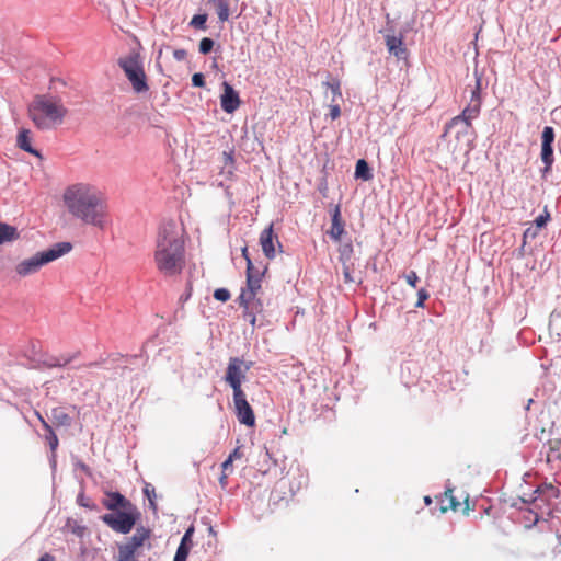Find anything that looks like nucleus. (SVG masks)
I'll use <instances>...</instances> for the list:
<instances>
[{
  "mask_svg": "<svg viewBox=\"0 0 561 561\" xmlns=\"http://www.w3.org/2000/svg\"><path fill=\"white\" fill-rule=\"evenodd\" d=\"M62 202L68 213L85 225L104 230L112 222L105 195L90 183L78 182L67 186Z\"/></svg>",
  "mask_w": 561,
  "mask_h": 561,
  "instance_id": "f257e3e1",
  "label": "nucleus"
},
{
  "mask_svg": "<svg viewBox=\"0 0 561 561\" xmlns=\"http://www.w3.org/2000/svg\"><path fill=\"white\" fill-rule=\"evenodd\" d=\"M153 262L164 277L180 275L186 266L185 229L174 220L160 225L153 250Z\"/></svg>",
  "mask_w": 561,
  "mask_h": 561,
  "instance_id": "f03ea898",
  "label": "nucleus"
},
{
  "mask_svg": "<svg viewBox=\"0 0 561 561\" xmlns=\"http://www.w3.org/2000/svg\"><path fill=\"white\" fill-rule=\"evenodd\" d=\"M27 115L37 129L51 130L64 124L68 108L58 95L38 94L28 104Z\"/></svg>",
  "mask_w": 561,
  "mask_h": 561,
  "instance_id": "7ed1b4c3",
  "label": "nucleus"
},
{
  "mask_svg": "<svg viewBox=\"0 0 561 561\" xmlns=\"http://www.w3.org/2000/svg\"><path fill=\"white\" fill-rule=\"evenodd\" d=\"M72 250L70 242H59L51 248L34 253L32 256L23 259L14 265V273L20 278L34 275L48 263L56 261Z\"/></svg>",
  "mask_w": 561,
  "mask_h": 561,
  "instance_id": "20e7f679",
  "label": "nucleus"
},
{
  "mask_svg": "<svg viewBox=\"0 0 561 561\" xmlns=\"http://www.w3.org/2000/svg\"><path fill=\"white\" fill-rule=\"evenodd\" d=\"M118 65L124 70L125 76L131 83V87L136 93H142L149 90L147 76L145 73L139 54L133 53L128 56L119 58Z\"/></svg>",
  "mask_w": 561,
  "mask_h": 561,
  "instance_id": "39448f33",
  "label": "nucleus"
},
{
  "mask_svg": "<svg viewBox=\"0 0 561 561\" xmlns=\"http://www.w3.org/2000/svg\"><path fill=\"white\" fill-rule=\"evenodd\" d=\"M139 515L137 507L131 505L123 511L104 514L101 518L115 533L126 535L131 531Z\"/></svg>",
  "mask_w": 561,
  "mask_h": 561,
  "instance_id": "423d86ee",
  "label": "nucleus"
},
{
  "mask_svg": "<svg viewBox=\"0 0 561 561\" xmlns=\"http://www.w3.org/2000/svg\"><path fill=\"white\" fill-rule=\"evenodd\" d=\"M251 368L250 364H244L243 359L239 357H231L229 359L225 381L232 388L233 394L244 392L242 389V382L245 379L247 373Z\"/></svg>",
  "mask_w": 561,
  "mask_h": 561,
  "instance_id": "0eeeda50",
  "label": "nucleus"
},
{
  "mask_svg": "<svg viewBox=\"0 0 561 561\" xmlns=\"http://www.w3.org/2000/svg\"><path fill=\"white\" fill-rule=\"evenodd\" d=\"M535 493L537 496L533 499V503L537 510H540L541 513H547L548 515H552L554 510L553 501L560 496V490L549 484L539 485Z\"/></svg>",
  "mask_w": 561,
  "mask_h": 561,
  "instance_id": "6e6552de",
  "label": "nucleus"
},
{
  "mask_svg": "<svg viewBox=\"0 0 561 561\" xmlns=\"http://www.w3.org/2000/svg\"><path fill=\"white\" fill-rule=\"evenodd\" d=\"M233 404L238 421L247 426H254L255 415L244 392L233 394Z\"/></svg>",
  "mask_w": 561,
  "mask_h": 561,
  "instance_id": "1a4fd4ad",
  "label": "nucleus"
},
{
  "mask_svg": "<svg viewBox=\"0 0 561 561\" xmlns=\"http://www.w3.org/2000/svg\"><path fill=\"white\" fill-rule=\"evenodd\" d=\"M239 306L243 308V318L254 327L256 322V314L263 312V302L257 296H248L242 298L238 297Z\"/></svg>",
  "mask_w": 561,
  "mask_h": 561,
  "instance_id": "9d476101",
  "label": "nucleus"
},
{
  "mask_svg": "<svg viewBox=\"0 0 561 561\" xmlns=\"http://www.w3.org/2000/svg\"><path fill=\"white\" fill-rule=\"evenodd\" d=\"M263 272L254 267L252 261H249V268H247V287L242 288L239 296L242 298L248 296H257L261 291Z\"/></svg>",
  "mask_w": 561,
  "mask_h": 561,
  "instance_id": "9b49d317",
  "label": "nucleus"
},
{
  "mask_svg": "<svg viewBox=\"0 0 561 561\" xmlns=\"http://www.w3.org/2000/svg\"><path fill=\"white\" fill-rule=\"evenodd\" d=\"M274 240L276 241L278 248L282 249V244L278 241L277 236H274L273 224H271L260 234V244L262 247V251L264 255L270 260L276 256Z\"/></svg>",
  "mask_w": 561,
  "mask_h": 561,
  "instance_id": "f8f14e48",
  "label": "nucleus"
},
{
  "mask_svg": "<svg viewBox=\"0 0 561 561\" xmlns=\"http://www.w3.org/2000/svg\"><path fill=\"white\" fill-rule=\"evenodd\" d=\"M224 93L220 96L221 108L226 113H233L240 106V98L238 92L228 82L222 83Z\"/></svg>",
  "mask_w": 561,
  "mask_h": 561,
  "instance_id": "ddd939ff",
  "label": "nucleus"
},
{
  "mask_svg": "<svg viewBox=\"0 0 561 561\" xmlns=\"http://www.w3.org/2000/svg\"><path fill=\"white\" fill-rule=\"evenodd\" d=\"M344 232H345V229H344V222H343L342 216H341V209H340V206L336 205L332 213L331 228L328 231V233L335 242H340Z\"/></svg>",
  "mask_w": 561,
  "mask_h": 561,
  "instance_id": "4468645a",
  "label": "nucleus"
},
{
  "mask_svg": "<svg viewBox=\"0 0 561 561\" xmlns=\"http://www.w3.org/2000/svg\"><path fill=\"white\" fill-rule=\"evenodd\" d=\"M103 505L105 508L110 511L117 512L118 508L130 507L133 504L128 501L124 495L118 492H110L106 494V497L103 500Z\"/></svg>",
  "mask_w": 561,
  "mask_h": 561,
  "instance_id": "2eb2a0df",
  "label": "nucleus"
},
{
  "mask_svg": "<svg viewBox=\"0 0 561 561\" xmlns=\"http://www.w3.org/2000/svg\"><path fill=\"white\" fill-rule=\"evenodd\" d=\"M150 535L151 531L149 528L139 526L136 528L135 534L124 545L138 552L145 542L149 540Z\"/></svg>",
  "mask_w": 561,
  "mask_h": 561,
  "instance_id": "dca6fc26",
  "label": "nucleus"
},
{
  "mask_svg": "<svg viewBox=\"0 0 561 561\" xmlns=\"http://www.w3.org/2000/svg\"><path fill=\"white\" fill-rule=\"evenodd\" d=\"M16 146L20 149H22L35 157L41 158L39 151L36 150L35 148H33V146H32V131L30 129H25V128L20 129L18 137H16Z\"/></svg>",
  "mask_w": 561,
  "mask_h": 561,
  "instance_id": "f3484780",
  "label": "nucleus"
},
{
  "mask_svg": "<svg viewBox=\"0 0 561 561\" xmlns=\"http://www.w3.org/2000/svg\"><path fill=\"white\" fill-rule=\"evenodd\" d=\"M480 110H481V104L469 102V104L463 108L461 114H459L450 119V126H453L457 123H461L463 121L471 123L472 119L478 117Z\"/></svg>",
  "mask_w": 561,
  "mask_h": 561,
  "instance_id": "a211bd4d",
  "label": "nucleus"
},
{
  "mask_svg": "<svg viewBox=\"0 0 561 561\" xmlns=\"http://www.w3.org/2000/svg\"><path fill=\"white\" fill-rule=\"evenodd\" d=\"M386 45H387L389 53L394 55L397 58H402L407 53V48L403 45L402 37H398L394 35H387L386 36Z\"/></svg>",
  "mask_w": 561,
  "mask_h": 561,
  "instance_id": "6ab92c4d",
  "label": "nucleus"
},
{
  "mask_svg": "<svg viewBox=\"0 0 561 561\" xmlns=\"http://www.w3.org/2000/svg\"><path fill=\"white\" fill-rule=\"evenodd\" d=\"M35 414L38 421L41 422L42 426L46 431L45 439L48 443L50 450L55 453L59 445L57 435L55 434L51 425L42 416L39 412H35Z\"/></svg>",
  "mask_w": 561,
  "mask_h": 561,
  "instance_id": "aec40b11",
  "label": "nucleus"
},
{
  "mask_svg": "<svg viewBox=\"0 0 561 561\" xmlns=\"http://www.w3.org/2000/svg\"><path fill=\"white\" fill-rule=\"evenodd\" d=\"M454 492H455V489H451V488H448L445 491L444 496L440 500V503H442L440 511H442V513H445L448 510L458 511L460 508L461 503L458 500V497L454 494Z\"/></svg>",
  "mask_w": 561,
  "mask_h": 561,
  "instance_id": "412c9836",
  "label": "nucleus"
},
{
  "mask_svg": "<svg viewBox=\"0 0 561 561\" xmlns=\"http://www.w3.org/2000/svg\"><path fill=\"white\" fill-rule=\"evenodd\" d=\"M50 420L57 427H69L71 425V417L64 408L57 407L51 410Z\"/></svg>",
  "mask_w": 561,
  "mask_h": 561,
  "instance_id": "4be33fe9",
  "label": "nucleus"
},
{
  "mask_svg": "<svg viewBox=\"0 0 561 561\" xmlns=\"http://www.w3.org/2000/svg\"><path fill=\"white\" fill-rule=\"evenodd\" d=\"M20 232L14 226L0 221V245L7 242L16 241Z\"/></svg>",
  "mask_w": 561,
  "mask_h": 561,
  "instance_id": "5701e85b",
  "label": "nucleus"
},
{
  "mask_svg": "<svg viewBox=\"0 0 561 561\" xmlns=\"http://www.w3.org/2000/svg\"><path fill=\"white\" fill-rule=\"evenodd\" d=\"M471 128V123H468L466 121L461 123H457L453 126H450V121L445 126V131L443 134V137L447 135L453 129H456V138L460 139L462 136H467L469 134V130Z\"/></svg>",
  "mask_w": 561,
  "mask_h": 561,
  "instance_id": "b1692460",
  "label": "nucleus"
},
{
  "mask_svg": "<svg viewBox=\"0 0 561 561\" xmlns=\"http://www.w3.org/2000/svg\"><path fill=\"white\" fill-rule=\"evenodd\" d=\"M209 2L214 4L218 19L226 22L230 15L229 3L226 0H209Z\"/></svg>",
  "mask_w": 561,
  "mask_h": 561,
  "instance_id": "393cba45",
  "label": "nucleus"
},
{
  "mask_svg": "<svg viewBox=\"0 0 561 561\" xmlns=\"http://www.w3.org/2000/svg\"><path fill=\"white\" fill-rule=\"evenodd\" d=\"M355 176L364 181H369L373 178L370 168L364 159H359L355 167Z\"/></svg>",
  "mask_w": 561,
  "mask_h": 561,
  "instance_id": "a878e982",
  "label": "nucleus"
},
{
  "mask_svg": "<svg viewBox=\"0 0 561 561\" xmlns=\"http://www.w3.org/2000/svg\"><path fill=\"white\" fill-rule=\"evenodd\" d=\"M549 451L547 454V460H560L561 459V439H550L548 442Z\"/></svg>",
  "mask_w": 561,
  "mask_h": 561,
  "instance_id": "bb28decb",
  "label": "nucleus"
},
{
  "mask_svg": "<svg viewBox=\"0 0 561 561\" xmlns=\"http://www.w3.org/2000/svg\"><path fill=\"white\" fill-rule=\"evenodd\" d=\"M137 556L138 552L122 543L118 546V556L116 561H137Z\"/></svg>",
  "mask_w": 561,
  "mask_h": 561,
  "instance_id": "cd10ccee",
  "label": "nucleus"
},
{
  "mask_svg": "<svg viewBox=\"0 0 561 561\" xmlns=\"http://www.w3.org/2000/svg\"><path fill=\"white\" fill-rule=\"evenodd\" d=\"M474 76H476V85H474V88L471 91L470 103L481 104V90H482L481 82H482V78H481L480 75H478L477 71L474 72Z\"/></svg>",
  "mask_w": 561,
  "mask_h": 561,
  "instance_id": "c85d7f7f",
  "label": "nucleus"
},
{
  "mask_svg": "<svg viewBox=\"0 0 561 561\" xmlns=\"http://www.w3.org/2000/svg\"><path fill=\"white\" fill-rule=\"evenodd\" d=\"M541 160L549 169L553 163V149L552 145H541Z\"/></svg>",
  "mask_w": 561,
  "mask_h": 561,
  "instance_id": "c756f323",
  "label": "nucleus"
},
{
  "mask_svg": "<svg viewBox=\"0 0 561 561\" xmlns=\"http://www.w3.org/2000/svg\"><path fill=\"white\" fill-rule=\"evenodd\" d=\"M333 94L332 102H336L342 99L341 83L339 79H333L330 82L324 83Z\"/></svg>",
  "mask_w": 561,
  "mask_h": 561,
  "instance_id": "7c9ffc66",
  "label": "nucleus"
},
{
  "mask_svg": "<svg viewBox=\"0 0 561 561\" xmlns=\"http://www.w3.org/2000/svg\"><path fill=\"white\" fill-rule=\"evenodd\" d=\"M339 253H340V260L343 263H346V261H348L353 254L352 243L348 242V243L341 245L339 249Z\"/></svg>",
  "mask_w": 561,
  "mask_h": 561,
  "instance_id": "2f4dec72",
  "label": "nucleus"
},
{
  "mask_svg": "<svg viewBox=\"0 0 561 561\" xmlns=\"http://www.w3.org/2000/svg\"><path fill=\"white\" fill-rule=\"evenodd\" d=\"M207 14H196L192 18L190 24L198 30L206 28Z\"/></svg>",
  "mask_w": 561,
  "mask_h": 561,
  "instance_id": "473e14b6",
  "label": "nucleus"
},
{
  "mask_svg": "<svg viewBox=\"0 0 561 561\" xmlns=\"http://www.w3.org/2000/svg\"><path fill=\"white\" fill-rule=\"evenodd\" d=\"M542 144L541 145H552L554 141V130L550 126H546L542 130Z\"/></svg>",
  "mask_w": 561,
  "mask_h": 561,
  "instance_id": "72a5a7b5",
  "label": "nucleus"
},
{
  "mask_svg": "<svg viewBox=\"0 0 561 561\" xmlns=\"http://www.w3.org/2000/svg\"><path fill=\"white\" fill-rule=\"evenodd\" d=\"M214 41L209 37L202 38L199 42V53L203 55H207L214 48Z\"/></svg>",
  "mask_w": 561,
  "mask_h": 561,
  "instance_id": "f704fd0d",
  "label": "nucleus"
},
{
  "mask_svg": "<svg viewBox=\"0 0 561 561\" xmlns=\"http://www.w3.org/2000/svg\"><path fill=\"white\" fill-rule=\"evenodd\" d=\"M190 553V546L180 545L176 549L173 561H186Z\"/></svg>",
  "mask_w": 561,
  "mask_h": 561,
  "instance_id": "c9c22d12",
  "label": "nucleus"
},
{
  "mask_svg": "<svg viewBox=\"0 0 561 561\" xmlns=\"http://www.w3.org/2000/svg\"><path fill=\"white\" fill-rule=\"evenodd\" d=\"M144 493L147 496V499L149 500L150 507L156 511L157 506H156V502H154V499H156L154 488H152L150 484H146V486L144 488Z\"/></svg>",
  "mask_w": 561,
  "mask_h": 561,
  "instance_id": "e433bc0d",
  "label": "nucleus"
},
{
  "mask_svg": "<svg viewBox=\"0 0 561 561\" xmlns=\"http://www.w3.org/2000/svg\"><path fill=\"white\" fill-rule=\"evenodd\" d=\"M230 297H231L230 291L226 288H217L214 291V298L221 302L228 301L230 299Z\"/></svg>",
  "mask_w": 561,
  "mask_h": 561,
  "instance_id": "4c0bfd02",
  "label": "nucleus"
},
{
  "mask_svg": "<svg viewBox=\"0 0 561 561\" xmlns=\"http://www.w3.org/2000/svg\"><path fill=\"white\" fill-rule=\"evenodd\" d=\"M67 527L71 529V531L78 537H82L87 530V528L82 525H78L77 522H67Z\"/></svg>",
  "mask_w": 561,
  "mask_h": 561,
  "instance_id": "58836bf2",
  "label": "nucleus"
},
{
  "mask_svg": "<svg viewBox=\"0 0 561 561\" xmlns=\"http://www.w3.org/2000/svg\"><path fill=\"white\" fill-rule=\"evenodd\" d=\"M329 116L332 121L337 119L341 116L340 105L335 102H332L329 106Z\"/></svg>",
  "mask_w": 561,
  "mask_h": 561,
  "instance_id": "ea45409f",
  "label": "nucleus"
},
{
  "mask_svg": "<svg viewBox=\"0 0 561 561\" xmlns=\"http://www.w3.org/2000/svg\"><path fill=\"white\" fill-rule=\"evenodd\" d=\"M550 219V215L547 210H545L543 214L539 215L536 219H535V224L538 228H542L547 225V222L549 221Z\"/></svg>",
  "mask_w": 561,
  "mask_h": 561,
  "instance_id": "a19ab883",
  "label": "nucleus"
},
{
  "mask_svg": "<svg viewBox=\"0 0 561 561\" xmlns=\"http://www.w3.org/2000/svg\"><path fill=\"white\" fill-rule=\"evenodd\" d=\"M420 278L417 276V274L414 272V271H410L407 275H405V282L413 288L416 287L417 283H419Z\"/></svg>",
  "mask_w": 561,
  "mask_h": 561,
  "instance_id": "79ce46f5",
  "label": "nucleus"
},
{
  "mask_svg": "<svg viewBox=\"0 0 561 561\" xmlns=\"http://www.w3.org/2000/svg\"><path fill=\"white\" fill-rule=\"evenodd\" d=\"M192 83L194 87L204 88L205 87V78L201 72H196L192 76Z\"/></svg>",
  "mask_w": 561,
  "mask_h": 561,
  "instance_id": "37998d69",
  "label": "nucleus"
},
{
  "mask_svg": "<svg viewBox=\"0 0 561 561\" xmlns=\"http://www.w3.org/2000/svg\"><path fill=\"white\" fill-rule=\"evenodd\" d=\"M430 297V294L426 289L422 288L417 291V302L415 304L416 307H423L424 301L427 300Z\"/></svg>",
  "mask_w": 561,
  "mask_h": 561,
  "instance_id": "c03bdc74",
  "label": "nucleus"
},
{
  "mask_svg": "<svg viewBox=\"0 0 561 561\" xmlns=\"http://www.w3.org/2000/svg\"><path fill=\"white\" fill-rule=\"evenodd\" d=\"M193 533H194V528L193 527L188 528L185 531L184 536L182 537V540H181L180 545H184V546H190L191 547L192 546V535H193Z\"/></svg>",
  "mask_w": 561,
  "mask_h": 561,
  "instance_id": "a18cd8bd",
  "label": "nucleus"
},
{
  "mask_svg": "<svg viewBox=\"0 0 561 561\" xmlns=\"http://www.w3.org/2000/svg\"><path fill=\"white\" fill-rule=\"evenodd\" d=\"M343 276H344L345 283H354L355 282V279L352 275V270L348 265H346V263H343Z\"/></svg>",
  "mask_w": 561,
  "mask_h": 561,
  "instance_id": "49530a36",
  "label": "nucleus"
},
{
  "mask_svg": "<svg viewBox=\"0 0 561 561\" xmlns=\"http://www.w3.org/2000/svg\"><path fill=\"white\" fill-rule=\"evenodd\" d=\"M228 457L233 460L242 459L244 457V453L241 447H236Z\"/></svg>",
  "mask_w": 561,
  "mask_h": 561,
  "instance_id": "de8ad7c7",
  "label": "nucleus"
},
{
  "mask_svg": "<svg viewBox=\"0 0 561 561\" xmlns=\"http://www.w3.org/2000/svg\"><path fill=\"white\" fill-rule=\"evenodd\" d=\"M233 459H231L230 457H228L221 465V469L222 471H227V472H232V463H233Z\"/></svg>",
  "mask_w": 561,
  "mask_h": 561,
  "instance_id": "09e8293b",
  "label": "nucleus"
},
{
  "mask_svg": "<svg viewBox=\"0 0 561 561\" xmlns=\"http://www.w3.org/2000/svg\"><path fill=\"white\" fill-rule=\"evenodd\" d=\"M173 56H174V58H175L176 60L182 61V60H184V59L186 58L187 53H186V50H185V49H175V50L173 51Z\"/></svg>",
  "mask_w": 561,
  "mask_h": 561,
  "instance_id": "8fccbe9b",
  "label": "nucleus"
},
{
  "mask_svg": "<svg viewBox=\"0 0 561 561\" xmlns=\"http://www.w3.org/2000/svg\"><path fill=\"white\" fill-rule=\"evenodd\" d=\"M228 474L229 472L225 471V473L222 472L220 478H219V483L222 488H226L227 485V478H228Z\"/></svg>",
  "mask_w": 561,
  "mask_h": 561,
  "instance_id": "3c124183",
  "label": "nucleus"
},
{
  "mask_svg": "<svg viewBox=\"0 0 561 561\" xmlns=\"http://www.w3.org/2000/svg\"><path fill=\"white\" fill-rule=\"evenodd\" d=\"M241 252H242V256L247 261V268H249V261H251V259H250V255H249V252H248V248L243 247Z\"/></svg>",
  "mask_w": 561,
  "mask_h": 561,
  "instance_id": "603ef678",
  "label": "nucleus"
},
{
  "mask_svg": "<svg viewBox=\"0 0 561 561\" xmlns=\"http://www.w3.org/2000/svg\"><path fill=\"white\" fill-rule=\"evenodd\" d=\"M37 561H56V559L50 553H44Z\"/></svg>",
  "mask_w": 561,
  "mask_h": 561,
  "instance_id": "864d4df0",
  "label": "nucleus"
},
{
  "mask_svg": "<svg viewBox=\"0 0 561 561\" xmlns=\"http://www.w3.org/2000/svg\"><path fill=\"white\" fill-rule=\"evenodd\" d=\"M69 362H70V359H66L64 363L55 362V363H53V364H49V366H50V367H61V366L67 365Z\"/></svg>",
  "mask_w": 561,
  "mask_h": 561,
  "instance_id": "5fc2aeb1",
  "label": "nucleus"
},
{
  "mask_svg": "<svg viewBox=\"0 0 561 561\" xmlns=\"http://www.w3.org/2000/svg\"><path fill=\"white\" fill-rule=\"evenodd\" d=\"M463 502H465V504H466V507H465L463 512H465L466 514H468V512H469V496H468V495H466V496H465Z\"/></svg>",
  "mask_w": 561,
  "mask_h": 561,
  "instance_id": "6e6d98bb",
  "label": "nucleus"
},
{
  "mask_svg": "<svg viewBox=\"0 0 561 561\" xmlns=\"http://www.w3.org/2000/svg\"><path fill=\"white\" fill-rule=\"evenodd\" d=\"M529 515H533V516H534V520H533V523H534V524H536V523L538 522V519H539V517H538V513H534L533 511H530V512H529Z\"/></svg>",
  "mask_w": 561,
  "mask_h": 561,
  "instance_id": "4d7b16f0",
  "label": "nucleus"
},
{
  "mask_svg": "<svg viewBox=\"0 0 561 561\" xmlns=\"http://www.w3.org/2000/svg\"><path fill=\"white\" fill-rule=\"evenodd\" d=\"M226 161L232 162V156L229 153L224 152Z\"/></svg>",
  "mask_w": 561,
  "mask_h": 561,
  "instance_id": "13d9d810",
  "label": "nucleus"
},
{
  "mask_svg": "<svg viewBox=\"0 0 561 561\" xmlns=\"http://www.w3.org/2000/svg\"><path fill=\"white\" fill-rule=\"evenodd\" d=\"M424 502L426 505H430L432 503V499L430 496H425Z\"/></svg>",
  "mask_w": 561,
  "mask_h": 561,
  "instance_id": "bf43d9fd",
  "label": "nucleus"
},
{
  "mask_svg": "<svg viewBox=\"0 0 561 561\" xmlns=\"http://www.w3.org/2000/svg\"><path fill=\"white\" fill-rule=\"evenodd\" d=\"M560 545H561V536H560Z\"/></svg>",
  "mask_w": 561,
  "mask_h": 561,
  "instance_id": "052dcab7",
  "label": "nucleus"
}]
</instances>
